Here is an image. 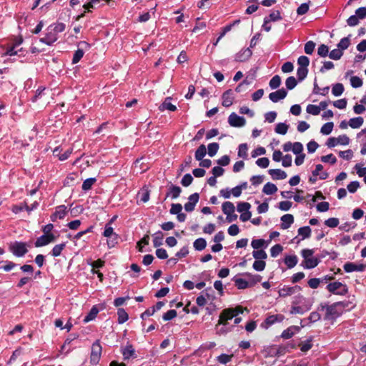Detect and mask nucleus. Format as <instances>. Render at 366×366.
Segmentation results:
<instances>
[{"mask_svg": "<svg viewBox=\"0 0 366 366\" xmlns=\"http://www.w3.org/2000/svg\"><path fill=\"white\" fill-rule=\"evenodd\" d=\"M66 26L64 23L58 22L49 25L46 29L45 36L39 39L41 43L51 46L59 38L58 34L65 30Z\"/></svg>", "mask_w": 366, "mask_h": 366, "instance_id": "nucleus-1", "label": "nucleus"}, {"mask_svg": "<svg viewBox=\"0 0 366 366\" xmlns=\"http://www.w3.org/2000/svg\"><path fill=\"white\" fill-rule=\"evenodd\" d=\"M341 302L333 303L330 305L326 304H320L318 307V310H325V315L324 320H335L341 314L342 311L338 309L339 306L342 305Z\"/></svg>", "mask_w": 366, "mask_h": 366, "instance_id": "nucleus-2", "label": "nucleus"}, {"mask_svg": "<svg viewBox=\"0 0 366 366\" xmlns=\"http://www.w3.org/2000/svg\"><path fill=\"white\" fill-rule=\"evenodd\" d=\"M314 249H304L301 251L302 257L304 260L301 263V266L305 269H312L318 265L320 260L317 257H313Z\"/></svg>", "mask_w": 366, "mask_h": 366, "instance_id": "nucleus-3", "label": "nucleus"}, {"mask_svg": "<svg viewBox=\"0 0 366 366\" xmlns=\"http://www.w3.org/2000/svg\"><path fill=\"white\" fill-rule=\"evenodd\" d=\"M28 245L26 242L15 241L9 244V251L17 257H22L28 252Z\"/></svg>", "mask_w": 366, "mask_h": 366, "instance_id": "nucleus-4", "label": "nucleus"}, {"mask_svg": "<svg viewBox=\"0 0 366 366\" xmlns=\"http://www.w3.org/2000/svg\"><path fill=\"white\" fill-rule=\"evenodd\" d=\"M103 235L108 238L107 244L109 248L114 247L117 244L119 236L114 232V229L110 225V222L106 224Z\"/></svg>", "mask_w": 366, "mask_h": 366, "instance_id": "nucleus-5", "label": "nucleus"}, {"mask_svg": "<svg viewBox=\"0 0 366 366\" xmlns=\"http://www.w3.org/2000/svg\"><path fill=\"white\" fill-rule=\"evenodd\" d=\"M327 290L333 294L345 295L348 292V288L346 285L340 282H334L327 285Z\"/></svg>", "mask_w": 366, "mask_h": 366, "instance_id": "nucleus-6", "label": "nucleus"}, {"mask_svg": "<svg viewBox=\"0 0 366 366\" xmlns=\"http://www.w3.org/2000/svg\"><path fill=\"white\" fill-rule=\"evenodd\" d=\"M102 347L100 345L99 340H97L92 344V351L90 355V362L92 365L99 363L102 355Z\"/></svg>", "mask_w": 366, "mask_h": 366, "instance_id": "nucleus-7", "label": "nucleus"}, {"mask_svg": "<svg viewBox=\"0 0 366 366\" xmlns=\"http://www.w3.org/2000/svg\"><path fill=\"white\" fill-rule=\"evenodd\" d=\"M228 123L234 127H241L245 125L246 120L243 117L238 116L236 113L232 112L228 117Z\"/></svg>", "mask_w": 366, "mask_h": 366, "instance_id": "nucleus-8", "label": "nucleus"}, {"mask_svg": "<svg viewBox=\"0 0 366 366\" xmlns=\"http://www.w3.org/2000/svg\"><path fill=\"white\" fill-rule=\"evenodd\" d=\"M284 319L285 317L282 315H272L265 319L264 322L262 323V326L267 329L276 322H282Z\"/></svg>", "mask_w": 366, "mask_h": 366, "instance_id": "nucleus-9", "label": "nucleus"}, {"mask_svg": "<svg viewBox=\"0 0 366 366\" xmlns=\"http://www.w3.org/2000/svg\"><path fill=\"white\" fill-rule=\"evenodd\" d=\"M199 199V195L198 193L191 194L188 198V202L184 204V209L188 212L194 211Z\"/></svg>", "mask_w": 366, "mask_h": 366, "instance_id": "nucleus-10", "label": "nucleus"}, {"mask_svg": "<svg viewBox=\"0 0 366 366\" xmlns=\"http://www.w3.org/2000/svg\"><path fill=\"white\" fill-rule=\"evenodd\" d=\"M365 264H356L355 263L350 262H347L343 265L344 270L347 273L352 272L355 271L362 272L365 270Z\"/></svg>", "mask_w": 366, "mask_h": 366, "instance_id": "nucleus-11", "label": "nucleus"}, {"mask_svg": "<svg viewBox=\"0 0 366 366\" xmlns=\"http://www.w3.org/2000/svg\"><path fill=\"white\" fill-rule=\"evenodd\" d=\"M287 95V92L282 88L277 91L272 92L269 94V99L274 103L278 102L279 101L285 99Z\"/></svg>", "mask_w": 366, "mask_h": 366, "instance_id": "nucleus-12", "label": "nucleus"}, {"mask_svg": "<svg viewBox=\"0 0 366 366\" xmlns=\"http://www.w3.org/2000/svg\"><path fill=\"white\" fill-rule=\"evenodd\" d=\"M252 54V51L249 48L244 49L236 54L234 60L239 62H243L248 60Z\"/></svg>", "mask_w": 366, "mask_h": 366, "instance_id": "nucleus-13", "label": "nucleus"}, {"mask_svg": "<svg viewBox=\"0 0 366 366\" xmlns=\"http://www.w3.org/2000/svg\"><path fill=\"white\" fill-rule=\"evenodd\" d=\"M232 312H234V311L229 308L223 310L219 315V325H221L222 322H228V320L234 317L235 314Z\"/></svg>", "mask_w": 366, "mask_h": 366, "instance_id": "nucleus-14", "label": "nucleus"}, {"mask_svg": "<svg viewBox=\"0 0 366 366\" xmlns=\"http://www.w3.org/2000/svg\"><path fill=\"white\" fill-rule=\"evenodd\" d=\"M312 307V304L310 302H307V304H305L303 306H298V305H292L291 310H290V314L295 315V314H304L305 312L310 310Z\"/></svg>", "mask_w": 366, "mask_h": 366, "instance_id": "nucleus-15", "label": "nucleus"}, {"mask_svg": "<svg viewBox=\"0 0 366 366\" xmlns=\"http://www.w3.org/2000/svg\"><path fill=\"white\" fill-rule=\"evenodd\" d=\"M232 94L233 93L231 89H228L223 93L222 96V104L224 107H229L233 104L234 97Z\"/></svg>", "mask_w": 366, "mask_h": 366, "instance_id": "nucleus-16", "label": "nucleus"}, {"mask_svg": "<svg viewBox=\"0 0 366 366\" xmlns=\"http://www.w3.org/2000/svg\"><path fill=\"white\" fill-rule=\"evenodd\" d=\"M268 173L274 180L285 179L287 177V173L280 169H270L268 170Z\"/></svg>", "mask_w": 366, "mask_h": 366, "instance_id": "nucleus-17", "label": "nucleus"}, {"mask_svg": "<svg viewBox=\"0 0 366 366\" xmlns=\"http://www.w3.org/2000/svg\"><path fill=\"white\" fill-rule=\"evenodd\" d=\"M233 328V326H229L228 322H222L219 325V322L215 327L216 333L219 335H226L230 332Z\"/></svg>", "mask_w": 366, "mask_h": 366, "instance_id": "nucleus-18", "label": "nucleus"}, {"mask_svg": "<svg viewBox=\"0 0 366 366\" xmlns=\"http://www.w3.org/2000/svg\"><path fill=\"white\" fill-rule=\"evenodd\" d=\"M300 290L299 286L290 287L285 285L279 290V295L280 297H287L294 294L297 290Z\"/></svg>", "mask_w": 366, "mask_h": 366, "instance_id": "nucleus-19", "label": "nucleus"}, {"mask_svg": "<svg viewBox=\"0 0 366 366\" xmlns=\"http://www.w3.org/2000/svg\"><path fill=\"white\" fill-rule=\"evenodd\" d=\"M122 353L125 360L131 357H136L135 350L132 345H127L125 347L122 348Z\"/></svg>", "mask_w": 366, "mask_h": 366, "instance_id": "nucleus-20", "label": "nucleus"}, {"mask_svg": "<svg viewBox=\"0 0 366 366\" xmlns=\"http://www.w3.org/2000/svg\"><path fill=\"white\" fill-rule=\"evenodd\" d=\"M281 228L283 229H288L294 222V217L292 214H286L281 217Z\"/></svg>", "mask_w": 366, "mask_h": 366, "instance_id": "nucleus-21", "label": "nucleus"}, {"mask_svg": "<svg viewBox=\"0 0 366 366\" xmlns=\"http://www.w3.org/2000/svg\"><path fill=\"white\" fill-rule=\"evenodd\" d=\"M269 242L263 239H253L251 242V246L254 250H259L261 248L266 249L268 247Z\"/></svg>", "mask_w": 366, "mask_h": 366, "instance_id": "nucleus-22", "label": "nucleus"}, {"mask_svg": "<svg viewBox=\"0 0 366 366\" xmlns=\"http://www.w3.org/2000/svg\"><path fill=\"white\" fill-rule=\"evenodd\" d=\"M100 0H91L89 2L86 3L83 5L84 11L80 15H78L76 18V21H79L81 18L84 16L86 11H90V9L94 8L95 5L99 4Z\"/></svg>", "mask_w": 366, "mask_h": 366, "instance_id": "nucleus-23", "label": "nucleus"}, {"mask_svg": "<svg viewBox=\"0 0 366 366\" xmlns=\"http://www.w3.org/2000/svg\"><path fill=\"white\" fill-rule=\"evenodd\" d=\"M300 330L299 327L297 326H291L286 330H285L281 335V337L283 339H290L291 338L295 332H298Z\"/></svg>", "mask_w": 366, "mask_h": 366, "instance_id": "nucleus-24", "label": "nucleus"}, {"mask_svg": "<svg viewBox=\"0 0 366 366\" xmlns=\"http://www.w3.org/2000/svg\"><path fill=\"white\" fill-rule=\"evenodd\" d=\"M222 209L224 214L229 216V214H232L234 212L235 207L231 202H224L222 204Z\"/></svg>", "mask_w": 366, "mask_h": 366, "instance_id": "nucleus-25", "label": "nucleus"}, {"mask_svg": "<svg viewBox=\"0 0 366 366\" xmlns=\"http://www.w3.org/2000/svg\"><path fill=\"white\" fill-rule=\"evenodd\" d=\"M182 192V189L179 186L172 184L169 189V192L167 193L166 197L169 196L172 199L177 198Z\"/></svg>", "mask_w": 366, "mask_h": 366, "instance_id": "nucleus-26", "label": "nucleus"}, {"mask_svg": "<svg viewBox=\"0 0 366 366\" xmlns=\"http://www.w3.org/2000/svg\"><path fill=\"white\" fill-rule=\"evenodd\" d=\"M244 275L247 277V280L249 282V287H252L259 282L262 280V277L259 274H253L249 272H246L244 274Z\"/></svg>", "mask_w": 366, "mask_h": 366, "instance_id": "nucleus-27", "label": "nucleus"}, {"mask_svg": "<svg viewBox=\"0 0 366 366\" xmlns=\"http://www.w3.org/2000/svg\"><path fill=\"white\" fill-rule=\"evenodd\" d=\"M171 98L167 97L164 102L159 106V109L164 111L165 109L174 112L177 109V107L170 102Z\"/></svg>", "mask_w": 366, "mask_h": 366, "instance_id": "nucleus-28", "label": "nucleus"}, {"mask_svg": "<svg viewBox=\"0 0 366 366\" xmlns=\"http://www.w3.org/2000/svg\"><path fill=\"white\" fill-rule=\"evenodd\" d=\"M38 206H39L38 202H34L31 206H29L26 204H24L23 206H20V207L15 206L13 209V212L15 213H18L24 209H25L28 212H31V211L36 209Z\"/></svg>", "mask_w": 366, "mask_h": 366, "instance_id": "nucleus-29", "label": "nucleus"}, {"mask_svg": "<svg viewBox=\"0 0 366 366\" xmlns=\"http://www.w3.org/2000/svg\"><path fill=\"white\" fill-rule=\"evenodd\" d=\"M364 123V119L362 117L352 118L349 120V126L352 129L360 128Z\"/></svg>", "mask_w": 366, "mask_h": 366, "instance_id": "nucleus-30", "label": "nucleus"}, {"mask_svg": "<svg viewBox=\"0 0 366 366\" xmlns=\"http://www.w3.org/2000/svg\"><path fill=\"white\" fill-rule=\"evenodd\" d=\"M277 191V186L271 182H267L264 184L262 189V192L267 195L274 194Z\"/></svg>", "mask_w": 366, "mask_h": 366, "instance_id": "nucleus-31", "label": "nucleus"}, {"mask_svg": "<svg viewBox=\"0 0 366 366\" xmlns=\"http://www.w3.org/2000/svg\"><path fill=\"white\" fill-rule=\"evenodd\" d=\"M207 154V149L204 144H201L195 152V159L197 161H201Z\"/></svg>", "mask_w": 366, "mask_h": 366, "instance_id": "nucleus-32", "label": "nucleus"}, {"mask_svg": "<svg viewBox=\"0 0 366 366\" xmlns=\"http://www.w3.org/2000/svg\"><path fill=\"white\" fill-rule=\"evenodd\" d=\"M323 169V166L322 164H317L315 167V169L312 171V175L314 177H317L320 175V179H326L328 177V173L327 172H322L320 174V172Z\"/></svg>", "mask_w": 366, "mask_h": 366, "instance_id": "nucleus-33", "label": "nucleus"}, {"mask_svg": "<svg viewBox=\"0 0 366 366\" xmlns=\"http://www.w3.org/2000/svg\"><path fill=\"white\" fill-rule=\"evenodd\" d=\"M298 262L297 257L296 255H288L285 258V263L288 268H293Z\"/></svg>", "mask_w": 366, "mask_h": 366, "instance_id": "nucleus-34", "label": "nucleus"}, {"mask_svg": "<svg viewBox=\"0 0 366 366\" xmlns=\"http://www.w3.org/2000/svg\"><path fill=\"white\" fill-rule=\"evenodd\" d=\"M153 244L154 247H158L163 244L164 234L161 231L154 234Z\"/></svg>", "mask_w": 366, "mask_h": 366, "instance_id": "nucleus-35", "label": "nucleus"}, {"mask_svg": "<svg viewBox=\"0 0 366 366\" xmlns=\"http://www.w3.org/2000/svg\"><path fill=\"white\" fill-rule=\"evenodd\" d=\"M234 282L235 286L238 289L242 290V289H246L249 287V282H247V280L245 279L234 277Z\"/></svg>", "mask_w": 366, "mask_h": 366, "instance_id": "nucleus-36", "label": "nucleus"}, {"mask_svg": "<svg viewBox=\"0 0 366 366\" xmlns=\"http://www.w3.org/2000/svg\"><path fill=\"white\" fill-rule=\"evenodd\" d=\"M118 315V323L123 324L129 319V315L127 312L123 308H119L117 310Z\"/></svg>", "mask_w": 366, "mask_h": 366, "instance_id": "nucleus-37", "label": "nucleus"}, {"mask_svg": "<svg viewBox=\"0 0 366 366\" xmlns=\"http://www.w3.org/2000/svg\"><path fill=\"white\" fill-rule=\"evenodd\" d=\"M193 246L196 250L202 251L206 247L207 242L204 238L200 237V238L197 239L194 242Z\"/></svg>", "mask_w": 366, "mask_h": 366, "instance_id": "nucleus-38", "label": "nucleus"}, {"mask_svg": "<svg viewBox=\"0 0 366 366\" xmlns=\"http://www.w3.org/2000/svg\"><path fill=\"white\" fill-rule=\"evenodd\" d=\"M280 19H282V16L279 11H274L268 16L264 18L265 23L276 21Z\"/></svg>", "mask_w": 366, "mask_h": 366, "instance_id": "nucleus-39", "label": "nucleus"}, {"mask_svg": "<svg viewBox=\"0 0 366 366\" xmlns=\"http://www.w3.org/2000/svg\"><path fill=\"white\" fill-rule=\"evenodd\" d=\"M49 244V243L47 235L45 234H44L43 235L38 237L36 239V242H34V245L36 247L46 246Z\"/></svg>", "mask_w": 366, "mask_h": 366, "instance_id": "nucleus-40", "label": "nucleus"}, {"mask_svg": "<svg viewBox=\"0 0 366 366\" xmlns=\"http://www.w3.org/2000/svg\"><path fill=\"white\" fill-rule=\"evenodd\" d=\"M344 92V86L341 83H337L333 85L332 93L335 97H340Z\"/></svg>", "mask_w": 366, "mask_h": 366, "instance_id": "nucleus-41", "label": "nucleus"}, {"mask_svg": "<svg viewBox=\"0 0 366 366\" xmlns=\"http://www.w3.org/2000/svg\"><path fill=\"white\" fill-rule=\"evenodd\" d=\"M219 145L217 142L210 143L207 146L208 155L211 157H214L218 152Z\"/></svg>", "mask_w": 366, "mask_h": 366, "instance_id": "nucleus-42", "label": "nucleus"}, {"mask_svg": "<svg viewBox=\"0 0 366 366\" xmlns=\"http://www.w3.org/2000/svg\"><path fill=\"white\" fill-rule=\"evenodd\" d=\"M97 182V179L91 177L85 179L82 184V189L84 191H88L92 189L93 184Z\"/></svg>", "mask_w": 366, "mask_h": 366, "instance_id": "nucleus-43", "label": "nucleus"}, {"mask_svg": "<svg viewBox=\"0 0 366 366\" xmlns=\"http://www.w3.org/2000/svg\"><path fill=\"white\" fill-rule=\"evenodd\" d=\"M252 256L256 260H263L267 258V254L264 249L254 250Z\"/></svg>", "mask_w": 366, "mask_h": 366, "instance_id": "nucleus-44", "label": "nucleus"}, {"mask_svg": "<svg viewBox=\"0 0 366 366\" xmlns=\"http://www.w3.org/2000/svg\"><path fill=\"white\" fill-rule=\"evenodd\" d=\"M289 125L285 123H278L274 129L276 133L285 135L288 130Z\"/></svg>", "mask_w": 366, "mask_h": 366, "instance_id": "nucleus-45", "label": "nucleus"}, {"mask_svg": "<svg viewBox=\"0 0 366 366\" xmlns=\"http://www.w3.org/2000/svg\"><path fill=\"white\" fill-rule=\"evenodd\" d=\"M65 243H61L55 245L51 252V255L54 257H59L61 254L62 250L65 248Z\"/></svg>", "mask_w": 366, "mask_h": 366, "instance_id": "nucleus-46", "label": "nucleus"}, {"mask_svg": "<svg viewBox=\"0 0 366 366\" xmlns=\"http://www.w3.org/2000/svg\"><path fill=\"white\" fill-rule=\"evenodd\" d=\"M298 234L302 236V239L309 238L311 235V229L309 226L302 227L298 229Z\"/></svg>", "mask_w": 366, "mask_h": 366, "instance_id": "nucleus-47", "label": "nucleus"}, {"mask_svg": "<svg viewBox=\"0 0 366 366\" xmlns=\"http://www.w3.org/2000/svg\"><path fill=\"white\" fill-rule=\"evenodd\" d=\"M334 127L333 122H327L322 125V127L320 129V132L324 135H328L330 134Z\"/></svg>", "mask_w": 366, "mask_h": 366, "instance_id": "nucleus-48", "label": "nucleus"}, {"mask_svg": "<svg viewBox=\"0 0 366 366\" xmlns=\"http://www.w3.org/2000/svg\"><path fill=\"white\" fill-rule=\"evenodd\" d=\"M312 337H310L306 341L302 342L300 344L301 351L303 352H306L309 351L312 347Z\"/></svg>", "mask_w": 366, "mask_h": 366, "instance_id": "nucleus-49", "label": "nucleus"}, {"mask_svg": "<svg viewBox=\"0 0 366 366\" xmlns=\"http://www.w3.org/2000/svg\"><path fill=\"white\" fill-rule=\"evenodd\" d=\"M281 84V78L279 75L274 76L269 81V85L272 89H277Z\"/></svg>", "mask_w": 366, "mask_h": 366, "instance_id": "nucleus-50", "label": "nucleus"}, {"mask_svg": "<svg viewBox=\"0 0 366 366\" xmlns=\"http://www.w3.org/2000/svg\"><path fill=\"white\" fill-rule=\"evenodd\" d=\"M98 312V309L95 306L93 307L88 315L84 317V322H89V321L93 320L97 317Z\"/></svg>", "mask_w": 366, "mask_h": 366, "instance_id": "nucleus-51", "label": "nucleus"}, {"mask_svg": "<svg viewBox=\"0 0 366 366\" xmlns=\"http://www.w3.org/2000/svg\"><path fill=\"white\" fill-rule=\"evenodd\" d=\"M233 356V355L221 354L217 357V360L221 364L226 365L232 360Z\"/></svg>", "mask_w": 366, "mask_h": 366, "instance_id": "nucleus-52", "label": "nucleus"}, {"mask_svg": "<svg viewBox=\"0 0 366 366\" xmlns=\"http://www.w3.org/2000/svg\"><path fill=\"white\" fill-rule=\"evenodd\" d=\"M343 55V51H341L340 49H335L332 50L328 56L330 59L333 60H339Z\"/></svg>", "mask_w": 366, "mask_h": 366, "instance_id": "nucleus-53", "label": "nucleus"}, {"mask_svg": "<svg viewBox=\"0 0 366 366\" xmlns=\"http://www.w3.org/2000/svg\"><path fill=\"white\" fill-rule=\"evenodd\" d=\"M350 44V38L348 36L344 37L337 44V47L338 49H341L342 51H343L344 50L347 49L349 47Z\"/></svg>", "mask_w": 366, "mask_h": 366, "instance_id": "nucleus-54", "label": "nucleus"}, {"mask_svg": "<svg viewBox=\"0 0 366 366\" xmlns=\"http://www.w3.org/2000/svg\"><path fill=\"white\" fill-rule=\"evenodd\" d=\"M251 204L248 202H239L237 204V209L240 213L249 212Z\"/></svg>", "mask_w": 366, "mask_h": 366, "instance_id": "nucleus-55", "label": "nucleus"}, {"mask_svg": "<svg viewBox=\"0 0 366 366\" xmlns=\"http://www.w3.org/2000/svg\"><path fill=\"white\" fill-rule=\"evenodd\" d=\"M282 246L280 244H277L270 249V254L272 257H276L282 252Z\"/></svg>", "mask_w": 366, "mask_h": 366, "instance_id": "nucleus-56", "label": "nucleus"}, {"mask_svg": "<svg viewBox=\"0 0 366 366\" xmlns=\"http://www.w3.org/2000/svg\"><path fill=\"white\" fill-rule=\"evenodd\" d=\"M55 213L59 217V219H63L67 213L66 207L65 205L58 206L56 208Z\"/></svg>", "mask_w": 366, "mask_h": 366, "instance_id": "nucleus-57", "label": "nucleus"}, {"mask_svg": "<svg viewBox=\"0 0 366 366\" xmlns=\"http://www.w3.org/2000/svg\"><path fill=\"white\" fill-rule=\"evenodd\" d=\"M297 84V81L294 76H289L285 81V85L287 89H293Z\"/></svg>", "mask_w": 366, "mask_h": 366, "instance_id": "nucleus-58", "label": "nucleus"}, {"mask_svg": "<svg viewBox=\"0 0 366 366\" xmlns=\"http://www.w3.org/2000/svg\"><path fill=\"white\" fill-rule=\"evenodd\" d=\"M315 46H316V44L313 41H308L305 44V47H304L305 52L309 55L312 54L315 50Z\"/></svg>", "mask_w": 366, "mask_h": 366, "instance_id": "nucleus-59", "label": "nucleus"}, {"mask_svg": "<svg viewBox=\"0 0 366 366\" xmlns=\"http://www.w3.org/2000/svg\"><path fill=\"white\" fill-rule=\"evenodd\" d=\"M307 73H308L307 68L298 67V69L297 70V75L298 80L300 81H302V80H304L307 77Z\"/></svg>", "mask_w": 366, "mask_h": 366, "instance_id": "nucleus-60", "label": "nucleus"}, {"mask_svg": "<svg viewBox=\"0 0 366 366\" xmlns=\"http://www.w3.org/2000/svg\"><path fill=\"white\" fill-rule=\"evenodd\" d=\"M247 144H241L238 148V156L239 157H242L246 159L247 157Z\"/></svg>", "mask_w": 366, "mask_h": 366, "instance_id": "nucleus-61", "label": "nucleus"}, {"mask_svg": "<svg viewBox=\"0 0 366 366\" xmlns=\"http://www.w3.org/2000/svg\"><path fill=\"white\" fill-rule=\"evenodd\" d=\"M266 262L263 260H255L253 263L252 267L257 272H261L264 269Z\"/></svg>", "mask_w": 366, "mask_h": 366, "instance_id": "nucleus-62", "label": "nucleus"}, {"mask_svg": "<svg viewBox=\"0 0 366 366\" xmlns=\"http://www.w3.org/2000/svg\"><path fill=\"white\" fill-rule=\"evenodd\" d=\"M299 67L307 68L310 64V59L306 56H300L297 59Z\"/></svg>", "mask_w": 366, "mask_h": 366, "instance_id": "nucleus-63", "label": "nucleus"}, {"mask_svg": "<svg viewBox=\"0 0 366 366\" xmlns=\"http://www.w3.org/2000/svg\"><path fill=\"white\" fill-rule=\"evenodd\" d=\"M84 54V51L83 49H78L74 54L73 58H72V64H75L78 63L81 59L83 57Z\"/></svg>", "mask_w": 366, "mask_h": 366, "instance_id": "nucleus-64", "label": "nucleus"}]
</instances>
